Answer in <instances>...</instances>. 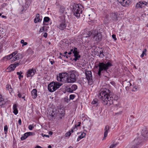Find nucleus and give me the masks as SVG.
<instances>
[{
    "instance_id": "3",
    "label": "nucleus",
    "mask_w": 148,
    "mask_h": 148,
    "mask_svg": "<svg viewBox=\"0 0 148 148\" xmlns=\"http://www.w3.org/2000/svg\"><path fill=\"white\" fill-rule=\"evenodd\" d=\"M82 6L81 4H74L73 6L72 11L74 15L77 18H78L80 16V13L82 12Z\"/></svg>"
},
{
    "instance_id": "14",
    "label": "nucleus",
    "mask_w": 148,
    "mask_h": 148,
    "mask_svg": "<svg viewBox=\"0 0 148 148\" xmlns=\"http://www.w3.org/2000/svg\"><path fill=\"white\" fill-rule=\"evenodd\" d=\"M118 2L123 6L128 5L129 1L128 0H118Z\"/></svg>"
},
{
    "instance_id": "12",
    "label": "nucleus",
    "mask_w": 148,
    "mask_h": 148,
    "mask_svg": "<svg viewBox=\"0 0 148 148\" xmlns=\"http://www.w3.org/2000/svg\"><path fill=\"white\" fill-rule=\"evenodd\" d=\"M36 72V69L34 68H32L29 69L27 72V77H32L35 74Z\"/></svg>"
},
{
    "instance_id": "43",
    "label": "nucleus",
    "mask_w": 148,
    "mask_h": 148,
    "mask_svg": "<svg viewBox=\"0 0 148 148\" xmlns=\"http://www.w3.org/2000/svg\"><path fill=\"white\" fill-rule=\"evenodd\" d=\"M34 127L32 125H29L28 126V128L30 130H32L33 128Z\"/></svg>"
},
{
    "instance_id": "45",
    "label": "nucleus",
    "mask_w": 148,
    "mask_h": 148,
    "mask_svg": "<svg viewBox=\"0 0 148 148\" xmlns=\"http://www.w3.org/2000/svg\"><path fill=\"white\" fill-rule=\"evenodd\" d=\"M27 133L28 136H31V135L32 136V135H34V133L32 132H28Z\"/></svg>"
},
{
    "instance_id": "36",
    "label": "nucleus",
    "mask_w": 148,
    "mask_h": 148,
    "mask_svg": "<svg viewBox=\"0 0 148 148\" xmlns=\"http://www.w3.org/2000/svg\"><path fill=\"white\" fill-rule=\"evenodd\" d=\"M21 44H23V45H22L23 47L25 45H27V42H24V40H21Z\"/></svg>"
},
{
    "instance_id": "24",
    "label": "nucleus",
    "mask_w": 148,
    "mask_h": 148,
    "mask_svg": "<svg viewBox=\"0 0 148 148\" xmlns=\"http://www.w3.org/2000/svg\"><path fill=\"white\" fill-rule=\"evenodd\" d=\"M13 113L15 114L16 115L18 113L17 106L16 104H14L13 106Z\"/></svg>"
},
{
    "instance_id": "8",
    "label": "nucleus",
    "mask_w": 148,
    "mask_h": 148,
    "mask_svg": "<svg viewBox=\"0 0 148 148\" xmlns=\"http://www.w3.org/2000/svg\"><path fill=\"white\" fill-rule=\"evenodd\" d=\"M92 36L94 39L96 41H100L102 38V35L100 32L96 30L92 31Z\"/></svg>"
},
{
    "instance_id": "18",
    "label": "nucleus",
    "mask_w": 148,
    "mask_h": 148,
    "mask_svg": "<svg viewBox=\"0 0 148 148\" xmlns=\"http://www.w3.org/2000/svg\"><path fill=\"white\" fill-rule=\"evenodd\" d=\"M32 97L33 99L36 98L37 97V91L36 89H33L31 91Z\"/></svg>"
},
{
    "instance_id": "61",
    "label": "nucleus",
    "mask_w": 148,
    "mask_h": 148,
    "mask_svg": "<svg viewBox=\"0 0 148 148\" xmlns=\"http://www.w3.org/2000/svg\"><path fill=\"white\" fill-rule=\"evenodd\" d=\"M1 17L2 18H6L7 17L6 16H4V15H2L1 16Z\"/></svg>"
},
{
    "instance_id": "33",
    "label": "nucleus",
    "mask_w": 148,
    "mask_h": 148,
    "mask_svg": "<svg viewBox=\"0 0 148 148\" xmlns=\"http://www.w3.org/2000/svg\"><path fill=\"white\" fill-rule=\"evenodd\" d=\"M16 73L18 75H19L18 78L19 79H21V78L23 77V76L21 75V74H22V72H17Z\"/></svg>"
},
{
    "instance_id": "27",
    "label": "nucleus",
    "mask_w": 148,
    "mask_h": 148,
    "mask_svg": "<svg viewBox=\"0 0 148 148\" xmlns=\"http://www.w3.org/2000/svg\"><path fill=\"white\" fill-rule=\"evenodd\" d=\"M28 136L27 133H25L23 136H22L21 139L22 140H24Z\"/></svg>"
},
{
    "instance_id": "39",
    "label": "nucleus",
    "mask_w": 148,
    "mask_h": 148,
    "mask_svg": "<svg viewBox=\"0 0 148 148\" xmlns=\"http://www.w3.org/2000/svg\"><path fill=\"white\" fill-rule=\"evenodd\" d=\"M98 99H94L92 102V103L93 104H95L97 103Z\"/></svg>"
},
{
    "instance_id": "60",
    "label": "nucleus",
    "mask_w": 148,
    "mask_h": 148,
    "mask_svg": "<svg viewBox=\"0 0 148 148\" xmlns=\"http://www.w3.org/2000/svg\"><path fill=\"white\" fill-rule=\"evenodd\" d=\"M35 148H42V147L40 146H36Z\"/></svg>"
},
{
    "instance_id": "2",
    "label": "nucleus",
    "mask_w": 148,
    "mask_h": 148,
    "mask_svg": "<svg viewBox=\"0 0 148 148\" xmlns=\"http://www.w3.org/2000/svg\"><path fill=\"white\" fill-rule=\"evenodd\" d=\"M112 66V63L110 62L107 63L102 62H99L98 65L96 67V68L99 67L98 71L97 74L99 76H100L101 73L103 71H107V70Z\"/></svg>"
},
{
    "instance_id": "47",
    "label": "nucleus",
    "mask_w": 148,
    "mask_h": 148,
    "mask_svg": "<svg viewBox=\"0 0 148 148\" xmlns=\"http://www.w3.org/2000/svg\"><path fill=\"white\" fill-rule=\"evenodd\" d=\"M116 145H117L116 144H113L110 146V148H113L114 147H116Z\"/></svg>"
},
{
    "instance_id": "11",
    "label": "nucleus",
    "mask_w": 148,
    "mask_h": 148,
    "mask_svg": "<svg viewBox=\"0 0 148 148\" xmlns=\"http://www.w3.org/2000/svg\"><path fill=\"white\" fill-rule=\"evenodd\" d=\"M85 74L86 75V78L88 81L89 84H91L92 82V72L90 71H85Z\"/></svg>"
},
{
    "instance_id": "41",
    "label": "nucleus",
    "mask_w": 148,
    "mask_h": 148,
    "mask_svg": "<svg viewBox=\"0 0 148 148\" xmlns=\"http://www.w3.org/2000/svg\"><path fill=\"white\" fill-rule=\"evenodd\" d=\"M146 51H146V49H144V51H143L142 53V54L140 56V57H141L143 58L144 56L145 55H146L145 53H146Z\"/></svg>"
},
{
    "instance_id": "7",
    "label": "nucleus",
    "mask_w": 148,
    "mask_h": 148,
    "mask_svg": "<svg viewBox=\"0 0 148 148\" xmlns=\"http://www.w3.org/2000/svg\"><path fill=\"white\" fill-rule=\"evenodd\" d=\"M59 18L60 20L59 22V24L57 25V27L62 30L64 29L66 26L65 22V17L64 16H61Z\"/></svg>"
},
{
    "instance_id": "40",
    "label": "nucleus",
    "mask_w": 148,
    "mask_h": 148,
    "mask_svg": "<svg viewBox=\"0 0 148 148\" xmlns=\"http://www.w3.org/2000/svg\"><path fill=\"white\" fill-rule=\"evenodd\" d=\"M126 85L127 86H126V88H128L129 86H130L132 85L129 82H126Z\"/></svg>"
},
{
    "instance_id": "46",
    "label": "nucleus",
    "mask_w": 148,
    "mask_h": 148,
    "mask_svg": "<svg viewBox=\"0 0 148 148\" xmlns=\"http://www.w3.org/2000/svg\"><path fill=\"white\" fill-rule=\"evenodd\" d=\"M141 3H142V5L143 4L144 5H147V4H148V3L145 1H143V2L141 1Z\"/></svg>"
},
{
    "instance_id": "15",
    "label": "nucleus",
    "mask_w": 148,
    "mask_h": 148,
    "mask_svg": "<svg viewBox=\"0 0 148 148\" xmlns=\"http://www.w3.org/2000/svg\"><path fill=\"white\" fill-rule=\"evenodd\" d=\"M42 17V16H40L39 14H37L36 15L35 18L34 19V22L36 23L38 22L41 21H42V18H40Z\"/></svg>"
},
{
    "instance_id": "38",
    "label": "nucleus",
    "mask_w": 148,
    "mask_h": 148,
    "mask_svg": "<svg viewBox=\"0 0 148 148\" xmlns=\"http://www.w3.org/2000/svg\"><path fill=\"white\" fill-rule=\"evenodd\" d=\"M99 53H100V55L99 56L100 58H102L104 56V55L103 53V52L102 51H99Z\"/></svg>"
},
{
    "instance_id": "21",
    "label": "nucleus",
    "mask_w": 148,
    "mask_h": 148,
    "mask_svg": "<svg viewBox=\"0 0 148 148\" xmlns=\"http://www.w3.org/2000/svg\"><path fill=\"white\" fill-rule=\"evenodd\" d=\"M15 68V67L14 66V64H11L7 68V71L8 72H10L14 71Z\"/></svg>"
},
{
    "instance_id": "52",
    "label": "nucleus",
    "mask_w": 148,
    "mask_h": 148,
    "mask_svg": "<svg viewBox=\"0 0 148 148\" xmlns=\"http://www.w3.org/2000/svg\"><path fill=\"white\" fill-rule=\"evenodd\" d=\"M122 112V111H119L118 112H117V113H115V114L116 115H118V114L120 115V114H121Z\"/></svg>"
},
{
    "instance_id": "51",
    "label": "nucleus",
    "mask_w": 148,
    "mask_h": 148,
    "mask_svg": "<svg viewBox=\"0 0 148 148\" xmlns=\"http://www.w3.org/2000/svg\"><path fill=\"white\" fill-rule=\"evenodd\" d=\"M19 64V63L15 62V64H14V66L16 68L17 66H18Z\"/></svg>"
},
{
    "instance_id": "32",
    "label": "nucleus",
    "mask_w": 148,
    "mask_h": 148,
    "mask_svg": "<svg viewBox=\"0 0 148 148\" xmlns=\"http://www.w3.org/2000/svg\"><path fill=\"white\" fill-rule=\"evenodd\" d=\"M136 7L137 8H142V7L141 1H140L138 3H137L136 5Z\"/></svg>"
},
{
    "instance_id": "44",
    "label": "nucleus",
    "mask_w": 148,
    "mask_h": 148,
    "mask_svg": "<svg viewBox=\"0 0 148 148\" xmlns=\"http://www.w3.org/2000/svg\"><path fill=\"white\" fill-rule=\"evenodd\" d=\"M75 97L74 95H70V99H73Z\"/></svg>"
},
{
    "instance_id": "49",
    "label": "nucleus",
    "mask_w": 148,
    "mask_h": 148,
    "mask_svg": "<svg viewBox=\"0 0 148 148\" xmlns=\"http://www.w3.org/2000/svg\"><path fill=\"white\" fill-rule=\"evenodd\" d=\"M24 94V93H23L22 94L21 93H19L18 95V96L19 98H21L22 97V96H23Z\"/></svg>"
},
{
    "instance_id": "26",
    "label": "nucleus",
    "mask_w": 148,
    "mask_h": 148,
    "mask_svg": "<svg viewBox=\"0 0 148 148\" xmlns=\"http://www.w3.org/2000/svg\"><path fill=\"white\" fill-rule=\"evenodd\" d=\"M86 135V134L84 133L83 132L78 137V138L77 139V140L78 141H79L80 140L82 139Z\"/></svg>"
},
{
    "instance_id": "56",
    "label": "nucleus",
    "mask_w": 148,
    "mask_h": 148,
    "mask_svg": "<svg viewBox=\"0 0 148 148\" xmlns=\"http://www.w3.org/2000/svg\"><path fill=\"white\" fill-rule=\"evenodd\" d=\"M68 54H66V55H63V56H64V57L66 56V58H69V57L70 56H68Z\"/></svg>"
},
{
    "instance_id": "13",
    "label": "nucleus",
    "mask_w": 148,
    "mask_h": 148,
    "mask_svg": "<svg viewBox=\"0 0 148 148\" xmlns=\"http://www.w3.org/2000/svg\"><path fill=\"white\" fill-rule=\"evenodd\" d=\"M17 53V51H15L12 53L10 55H9L6 56L4 57L3 58V59L5 58L7 60H10L11 59L12 60V58Z\"/></svg>"
},
{
    "instance_id": "4",
    "label": "nucleus",
    "mask_w": 148,
    "mask_h": 148,
    "mask_svg": "<svg viewBox=\"0 0 148 148\" xmlns=\"http://www.w3.org/2000/svg\"><path fill=\"white\" fill-rule=\"evenodd\" d=\"M68 79V75L66 72L59 73L57 76V79L59 82L69 83Z\"/></svg>"
},
{
    "instance_id": "9",
    "label": "nucleus",
    "mask_w": 148,
    "mask_h": 148,
    "mask_svg": "<svg viewBox=\"0 0 148 148\" xmlns=\"http://www.w3.org/2000/svg\"><path fill=\"white\" fill-rule=\"evenodd\" d=\"M142 137L141 136L136 138L132 143L133 145L131 148H139L140 147V145L142 142Z\"/></svg>"
},
{
    "instance_id": "54",
    "label": "nucleus",
    "mask_w": 148,
    "mask_h": 148,
    "mask_svg": "<svg viewBox=\"0 0 148 148\" xmlns=\"http://www.w3.org/2000/svg\"><path fill=\"white\" fill-rule=\"evenodd\" d=\"M18 124L20 125H21V119H19L18 121Z\"/></svg>"
},
{
    "instance_id": "16",
    "label": "nucleus",
    "mask_w": 148,
    "mask_h": 148,
    "mask_svg": "<svg viewBox=\"0 0 148 148\" xmlns=\"http://www.w3.org/2000/svg\"><path fill=\"white\" fill-rule=\"evenodd\" d=\"M109 127L107 125L104 128V137L103 139V140H104L106 138V137H107L108 134V133L109 130Z\"/></svg>"
},
{
    "instance_id": "23",
    "label": "nucleus",
    "mask_w": 148,
    "mask_h": 148,
    "mask_svg": "<svg viewBox=\"0 0 148 148\" xmlns=\"http://www.w3.org/2000/svg\"><path fill=\"white\" fill-rule=\"evenodd\" d=\"M5 102L3 98L2 97L1 95H0V108L2 107V106L4 105Z\"/></svg>"
},
{
    "instance_id": "48",
    "label": "nucleus",
    "mask_w": 148,
    "mask_h": 148,
    "mask_svg": "<svg viewBox=\"0 0 148 148\" xmlns=\"http://www.w3.org/2000/svg\"><path fill=\"white\" fill-rule=\"evenodd\" d=\"M112 38L114 39V40L115 41L116 40V35L115 34H113L112 35Z\"/></svg>"
},
{
    "instance_id": "31",
    "label": "nucleus",
    "mask_w": 148,
    "mask_h": 148,
    "mask_svg": "<svg viewBox=\"0 0 148 148\" xmlns=\"http://www.w3.org/2000/svg\"><path fill=\"white\" fill-rule=\"evenodd\" d=\"M142 136L145 137H148V130L143 132L142 133Z\"/></svg>"
},
{
    "instance_id": "10",
    "label": "nucleus",
    "mask_w": 148,
    "mask_h": 148,
    "mask_svg": "<svg viewBox=\"0 0 148 148\" xmlns=\"http://www.w3.org/2000/svg\"><path fill=\"white\" fill-rule=\"evenodd\" d=\"M73 56L75 57L73 59V60L76 61L77 60H79L81 56L79 54V52L77 48L75 47L73 48Z\"/></svg>"
},
{
    "instance_id": "30",
    "label": "nucleus",
    "mask_w": 148,
    "mask_h": 148,
    "mask_svg": "<svg viewBox=\"0 0 148 148\" xmlns=\"http://www.w3.org/2000/svg\"><path fill=\"white\" fill-rule=\"evenodd\" d=\"M65 10V8L64 7L62 6H61L60 7L59 12L61 13L62 14L64 13Z\"/></svg>"
},
{
    "instance_id": "42",
    "label": "nucleus",
    "mask_w": 148,
    "mask_h": 148,
    "mask_svg": "<svg viewBox=\"0 0 148 148\" xmlns=\"http://www.w3.org/2000/svg\"><path fill=\"white\" fill-rule=\"evenodd\" d=\"M71 132H72L71 131H69V132H67L66 134V136H70L71 134Z\"/></svg>"
},
{
    "instance_id": "37",
    "label": "nucleus",
    "mask_w": 148,
    "mask_h": 148,
    "mask_svg": "<svg viewBox=\"0 0 148 148\" xmlns=\"http://www.w3.org/2000/svg\"><path fill=\"white\" fill-rule=\"evenodd\" d=\"M66 91L67 92H70V93H72L73 92V91L71 89V87L70 88H66Z\"/></svg>"
},
{
    "instance_id": "22",
    "label": "nucleus",
    "mask_w": 148,
    "mask_h": 148,
    "mask_svg": "<svg viewBox=\"0 0 148 148\" xmlns=\"http://www.w3.org/2000/svg\"><path fill=\"white\" fill-rule=\"evenodd\" d=\"M21 55L19 54H17L16 55L13 57L12 58L11 61L12 62H14L15 61L18 60L20 59Z\"/></svg>"
},
{
    "instance_id": "55",
    "label": "nucleus",
    "mask_w": 148,
    "mask_h": 148,
    "mask_svg": "<svg viewBox=\"0 0 148 148\" xmlns=\"http://www.w3.org/2000/svg\"><path fill=\"white\" fill-rule=\"evenodd\" d=\"M64 101L65 102H68V99L67 98L65 97L64 98Z\"/></svg>"
},
{
    "instance_id": "1",
    "label": "nucleus",
    "mask_w": 148,
    "mask_h": 148,
    "mask_svg": "<svg viewBox=\"0 0 148 148\" xmlns=\"http://www.w3.org/2000/svg\"><path fill=\"white\" fill-rule=\"evenodd\" d=\"M110 93V91L106 88L101 89L99 92L98 97L104 105L110 106L112 104V101L109 100Z\"/></svg>"
},
{
    "instance_id": "50",
    "label": "nucleus",
    "mask_w": 148,
    "mask_h": 148,
    "mask_svg": "<svg viewBox=\"0 0 148 148\" xmlns=\"http://www.w3.org/2000/svg\"><path fill=\"white\" fill-rule=\"evenodd\" d=\"M42 136L43 137L45 136L46 137H48V138L49 137V136L48 135H46L45 134H42Z\"/></svg>"
},
{
    "instance_id": "59",
    "label": "nucleus",
    "mask_w": 148,
    "mask_h": 148,
    "mask_svg": "<svg viewBox=\"0 0 148 148\" xmlns=\"http://www.w3.org/2000/svg\"><path fill=\"white\" fill-rule=\"evenodd\" d=\"M22 99H24V100H25V95L24 94L23 96H22Z\"/></svg>"
},
{
    "instance_id": "63",
    "label": "nucleus",
    "mask_w": 148,
    "mask_h": 148,
    "mask_svg": "<svg viewBox=\"0 0 148 148\" xmlns=\"http://www.w3.org/2000/svg\"><path fill=\"white\" fill-rule=\"evenodd\" d=\"M48 148H51V147L50 145H49L48 147Z\"/></svg>"
},
{
    "instance_id": "64",
    "label": "nucleus",
    "mask_w": 148,
    "mask_h": 148,
    "mask_svg": "<svg viewBox=\"0 0 148 148\" xmlns=\"http://www.w3.org/2000/svg\"><path fill=\"white\" fill-rule=\"evenodd\" d=\"M64 53V54L65 55H66V54H68V52L66 51H65Z\"/></svg>"
},
{
    "instance_id": "57",
    "label": "nucleus",
    "mask_w": 148,
    "mask_h": 148,
    "mask_svg": "<svg viewBox=\"0 0 148 148\" xmlns=\"http://www.w3.org/2000/svg\"><path fill=\"white\" fill-rule=\"evenodd\" d=\"M47 34L46 33H45L44 35V36L45 38H46L47 36Z\"/></svg>"
},
{
    "instance_id": "35",
    "label": "nucleus",
    "mask_w": 148,
    "mask_h": 148,
    "mask_svg": "<svg viewBox=\"0 0 148 148\" xmlns=\"http://www.w3.org/2000/svg\"><path fill=\"white\" fill-rule=\"evenodd\" d=\"M4 131L5 134H6L8 132V127L7 125H5L4 127Z\"/></svg>"
},
{
    "instance_id": "25",
    "label": "nucleus",
    "mask_w": 148,
    "mask_h": 148,
    "mask_svg": "<svg viewBox=\"0 0 148 148\" xmlns=\"http://www.w3.org/2000/svg\"><path fill=\"white\" fill-rule=\"evenodd\" d=\"M50 20V18L48 17H45L44 18V21L43 22V25H46L47 24L45 23V22H48Z\"/></svg>"
},
{
    "instance_id": "62",
    "label": "nucleus",
    "mask_w": 148,
    "mask_h": 148,
    "mask_svg": "<svg viewBox=\"0 0 148 148\" xmlns=\"http://www.w3.org/2000/svg\"><path fill=\"white\" fill-rule=\"evenodd\" d=\"M49 134H50L51 135H52L53 134V132L51 131H49Z\"/></svg>"
},
{
    "instance_id": "19",
    "label": "nucleus",
    "mask_w": 148,
    "mask_h": 148,
    "mask_svg": "<svg viewBox=\"0 0 148 148\" xmlns=\"http://www.w3.org/2000/svg\"><path fill=\"white\" fill-rule=\"evenodd\" d=\"M77 124H75L74 127H73L72 129H71V132L72 133L74 131H76L77 130V127L80 126L81 123L80 122H79Z\"/></svg>"
},
{
    "instance_id": "34",
    "label": "nucleus",
    "mask_w": 148,
    "mask_h": 148,
    "mask_svg": "<svg viewBox=\"0 0 148 148\" xmlns=\"http://www.w3.org/2000/svg\"><path fill=\"white\" fill-rule=\"evenodd\" d=\"M27 53L28 54H32L33 53V51L30 48L27 51Z\"/></svg>"
},
{
    "instance_id": "29",
    "label": "nucleus",
    "mask_w": 148,
    "mask_h": 148,
    "mask_svg": "<svg viewBox=\"0 0 148 148\" xmlns=\"http://www.w3.org/2000/svg\"><path fill=\"white\" fill-rule=\"evenodd\" d=\"M48 27H47L46 26H43L42 27H41L40 30V32H42L43 31H47V28Z\"/></svg>"
},
{
    "instance_id": "58",
    "label": "nucleus",
    "mask_w": 148,
    "mask_h": 148,
    "mask_svg": "<svg viewBox=\"0 0 148 148\" xmlns=\"http://www.w3.org/2000/svg\"><path fill=\"white\" fill-rule=\"evenodd\" d=\"M92 32H88V35H89V36H91V35H92Z\"/></svg>"
},
{
    "instance_id": "6",
    "label": "nucleus",
    "mask_w": 148,
    "mask_h": 148,
    "mask_svg": "<svg viewBox=\"0 0 148 148\" xmlns=\"http://www.w3.org/2000/svg\"><path fill=\"white\" fill-rule=\"evenodd\" d=\"M62 84L58 82L51 83L48 85V90L50 92H53L59 88Z\"/></svg>"
},
{
    "instance_id": "28",
    "label": "nucleus",
    "mask_w": 148,
    "mask_h": 148,
    "mask_svg": "<svg viewBox=\"0 0 148 148\" xmlns=\"http://www.w3.org/2000/svg\"><path fill=\"white\" fill-rule=\"evenodd\" d=\"M72 90L73 91L75 90L77 88V86L75 84H73L71 87Z\"/></svg>"
},
{
    "instance_id": "17",
    "label": "nucleus",
    "mask_w": 148,
    "mask_h": 148,
    "mask_svg": "<svg viewBox=\"0 0 148 148\" xmlns=\"http://www.w3.org/2000/svg\"><path fill=\"white\" fill-rule=\"evenodd\" d=\"M109 100H111L112 101V104L113 103V100H117L118 99V97L116 95H113L111 97L110 95H109Z\"/></svg>"
},
{
    "instance_id": "53",
    "label": "nucleus",
    "mask_w": 148,
    "mask_h": 148,
    "mask_svg": "<svg viewBox=\"0 0 148 148\" xmlns=\"http://www.w3.org/2000/svg\"><path fill=\"white\" fill-rule=\"evenodd\" d=\"M73 49H71V51L68 53V55H71L72 53V52H73Z\"/></svg>"
},
{
    "instance_id": "5",
    "label": "nucleus",
    "mask_w": 148,
    "mask_h": 148,
    "mask_svg": "<svg viewBox=\"0 0 148 148\" xmlns=\"http://www.w3.org/2000/svg\"><path fill=\"white\" fill-rule=\"evenodd\" d=\"M79 74L76 71L74 70L71 71L68 75L69 83H73L75 82Z\"/></svg>"
},
{
    "instance_id": "20",
    "label": "nucleus",
    "mask_w": 148,
    "mask_h": 148,
    "mask_svg": "<svg viewBox=\"0 0 148 148\" xmlns=\"http://www.w3.org/2000/svg\"><path fill=\"white\" fill-rule=\"evenodd\" d=\"M112 19L114 22H116L118 20V18L119 17L118 14L116 13L112 14Z\"/></svg>"
}]
</instances>
